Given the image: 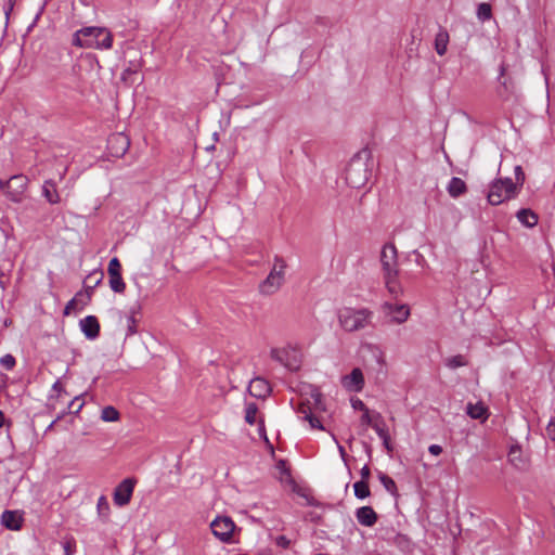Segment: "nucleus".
<instances>
[{"label":"nucleus","instance_id":"obj_1","mask_svg":"<svg viewBox=\"0 0 555 555\" xmlns=\"http://www.w3.org/2000/svg\"><path fill=\"white\" fill-rule=\"evenodd\" d=\"M73 44L80 48L108 50L113 44V35L104 27H83L74 34Z\"/></svg>","mask_w":555,"mask_h":555},{"label":"nucleus","instance_id":"obj_2","mask_svg":"<svg viewBox=\"0 0 555 555\" xmlns=\"http://www.w3.org/2000/svg\"><path fill=\"white\" fill-rule=\"evenodd\" d=\"M373 311L367 308H344L338 312V322L346 332H357L372 324Z\"/></svg>","mask_w":555,"mask_h":555},{"label":"nucleus","instance_id":"obj_3","mask_svg":"<svg viewBox=\"0 0 555 555\" xmlns=\"http://www.w3.org/2000/svg\"><path fill=\"white\" fill-rule=\"evenodd\" d=\"M517 186L511 178H500L490 184L488 192V202L493 205H500L505 201L514 198L517 195Z\"/></svg>","mask_w":555,"mask_h":555},{"label":"nucleus","instance_id":"obj_4","mask_svg":"<svg viewBox=\"0 0 555 555\" xmlns=\"http://www.w3.org/2000/svg\"><path fill=\"white\" fill-rule=\"evenodd\" d=\"M361 155L362 153H359L352 157L346 168V181L351 188L354 189H360L367 182L371 175L367 165L362 159Z\"/></svg>","mask_w":555,"mask_h":555},{"label":"nucleus","instance_id":"obj_5","mask_svg":"<svg viewBox=\"0 0 555 555\" xmlns=\"http://www.w3.org/2000/svg\"><path fill=\"white\" fill-rule=\"evenodd\" d=\"M286 268L285 261L275 257V264L267 279L260 284V292L266 295L275 293L284 281V270Z\"/></svg>","mask_w":555,"mask_h":555},{"label":"nucleus","instance_id":"obj_6","mask_svg":"<svg viewBox=\"0 0 555 555\" xmlns=\"http://www.w3.org/2000/svg\"><path fill=\"white\" fill-rule=\"evenodd\" d=\"M210 528L215 537H217L220 541L231 542L236 526L230 517L219 516L210 524Z\"/></svg>","mask_w":555,"mask_h":555},{"label":"nucleus","instance_id":"obj_7","mask_svg":"<svg viewBox=\"0 0 555 555\" xmlns=\"http://www.w3.org/2000/svg\"><path fill=\"white\" fill-rule=\"evenodd\" d=\"M28 179L24 175L12 176L7 180V196L14 203H20L23 199V195L26 191Z\"/></svg>","mask_w":555,"mask_h":555},{"label":"nucleus","instance_id":"obj_8","mask_svg":"<svg viewBox=\"0 0 555 555\" xmlns=\"http://www.w3.org/2000/svg\"><path fill=\"white\" fill-rule=\"evenodd\" d=\"M380 263L383 275H393L399 273L397 268V248L393 244H385L380 253Z\"/></svg>","mask_w":555,"mask_h":555},{"label":"nucleus","instance_id":"obj_9","mask_svg":"<svg viewBox=\"0 0 555 555\" xmlns=\"http://www.w3.org/2000/svg\"><path fill=\"white\" fill-rule=\"evenodd\" d=\"M134 485L133 478H126L115 488L113 499L117 506H125L130 502Z\"/></svg>","mask_w":555,"mask_h":555},{"label":"nucleus","instance_id":"obj_10","mask_svg":"<svg viewBox=\"0 0 555 555\" xmlns=\"http://www.w3.org/2000/svg\"><path fill=\"white\" fill-rule=\"evenodd\" d=\"M130 146L129 138L124 133L112 134L107 140V149L113 157H122Z\"/></svg>","mask_w":555,"mask_h":555},{"label":"nucleus","instance_id":"obj_11","mask_svg":"<svg viewBox=\"0 0 555 555\" xmlns=\"http://www.w3.org/2000/svg\"><path fill=\"white\" fill-rule=\"evenodd\" d=\"M383 312L391 315L395 323H403L410 315V309L406 305H397L391 302H384L382 306Z\"/></svg>","mask_w":555,"mask_h":555},{"label":"nucleus","instance_id":"obj_12","mask_svg":"<svg viewBox=\"0 0 555 555\" xmlns=\"http://www.w3.org/2000/svg\"><path fill=\"white\" fill-rule=\"evenodd\" d=\"M341 383L349 391H361L364 386L362 371L359 367L353 369L349 375L343 377Z\"/></svg>","mask_w":555,"mask_h":555},{"label":"nucleus","instance_id":"obj_13","mask_svg":"<svg viewBox=\"0 0 555 555\" xmlns=\"http://www.w3.org/2000/svg\"><path fill=\"white\" fill-rule=\"evenodd\" d=\"M248 392L255 398L266 399L271 392V387L264 378L255 377L249 382Z\"/></svg>","mask_w":555,"mask_h":555},{"label":"nucleus","instance_id":"obj_14","mask_svg":"<svg viewBox=\"0 0 555 555\" xmlns=\"http://www.w3.org/2000/svg\"><path fill=\"white\" fill-rule=\"evenodd\" d=\"M80 328L88 339H95L100 335V323L94 315H88L80 320Z\"/></svg>","mask_w":555,"mask_h":555},{"label":"nucleus","instance_id":"obj_15","mask_svg":"<svg viewBox=\"0 0 555 555\" xmlns=\"http://www.w3.org/2000/svg\"><path fill=\"white\" fill-rule=\"evenodd\" d=\"M1 524L9 530L17 531L22 528L23 516L18 511H4L1 515Z\"/></svg>","mask_w":555,"mask_h":555},{"label":"nucleus","instance_id":"obj_16","mask_svg":"<svg viewBox=\"0 0 555 555\" xmlns=\"http://www.w3.org/2000/svg\"><path fill=\"white\" fill-rule=\"evenodd\" d=\"M358 522L365 527H373L377 521V514L371 506H362L356 511Z\"/></svg>","mask_w":555,"mask_h":555},{"label":"nucleus","instance_id":"obj_17","mask_svg":"<svg viewBox=\"0 0 555 555\" xmlns=\"http://www.w3.org/2000/svg\"><path fill=\"white\" fill-rule=\"evenodd\" d=\"M447 191L451 197L456 198L467 192V186L461 178L453 177L447 186Z\"/></svg>","mask_w":555,"mask_h":555},{"label":"nucleus","instance_id":"obj_18","mask_svg":"<svg viewBox=\"0 0 555 555\" xmlns=\"http://www.w3.org/2000/svg\"><path fill=\"white\" fill-rule=\"evenodd\" d=\"M516 217L527 228H533L538 223V215L529 208L518 210Z\"/></svg>","mask_w":555,"mask_h":555},{"label":"nucleus","instance_id":"obj_19","mask_svg":"<svg viewBox=\"0 0 555 555\" xmlns=\"http://www.w3.org/2000/svg\"><path fill=\"white\" fill-rule=\"evenodd\" d=\"M508 461L518 469H525L527 467V461L522 456L520 447L513 446L508 452Z\"/></svg>","mask_w":555,"mask_h":555},{"label":"nucleus","instance_id":"obj_20","mask_svg":"<svg viewBox=\"0 0 555 555\" xmlns=\"http://www.w3.org/2000/svg\"><path fill=\"white\" fill-rule=\"evenodd\" d=\"M449 34L447 29L440 28L435 37V50L440 56L444 55L448 49Z\"/></svg>","mask_w":555,"mask_h":555},{"label":"nucleus","instance_id":"obj_21","mask_svg":"<svg viewBox=\"0 0 555 555\" xmlns=\"http://www.w3.org/2000/svg\"><path fill=\"white\" fill-rule=\"evenodd\" d=\"M466 413L474 420L485 421L488 418V410L482 403H468Z\"/></svg>","mask_w":555,"mask_h":555},{"label":"nucleus","instance_id":"obj_22","mask_svg":"<svg viewBox=\"0 0 555 555\" xmlns=\"http://www.w3.org/2000/svg\"><path fill=\"white\" fill-rule=\"evenodd\" d=\"M42 195L50 204H57L60 202L56 185L52 180H48L44 182L42 186Z\"/></svg>","mask_w":555,"mask_h":555},{"label":"nucleus","instance_id":"obj_23","mask_svg":"<svg viewBox=\"0 0 555 555\" xmlns=\"http://www.w3.org/2000/svg\"><path fill=\"white\" fill-rule=\"evenodd\" d=\"M383 276H384L386 287H387L389 294L393 298H397L399 295L402 294V287L398 281V273H395L393 275H389V276L386 274Z\"/></svg>","mask_w":555,"mask_h":555},{"label":"nucleus","instance_id":"obj_24","mask_svg":"<svg viewBox=\"0 0 555 555\" xmlns=\"http://www.w3.org/2000/svg\"><path fill=\"white\" fill-rule=\"evenodd\" d=\"M271 358L273 360H275L276 362H279L280 364L284 365L285 367L289 369V370H296L297 369L296 365H293L288 361L289 352L286 349L273 348L271 350Z\"/></svg>","mask_w":555,"mask_h":555},{"label":"nucleus","instance_id":"obj_25","mask_svg":"<svg viewBox=\"0 0 555 555\" xmlns=\"http://www.w3.org/2000/svg\"><path fill=\"white\" fill-rule=\"evenodd\" d=\"M372 427L380 439L389 435L386 423L379 413H375V422Z\"/></svg>","mask_w":555,"mask_h":555},{"label":"nucleus","instance_id":"obj_26","mask_svg":"<svg viewBox=\"0 0 555 555\" xmlns=\"http://www.w3.org/2000/svg\"><path fill=\"white\" fill-rule=\"evenodd\" d=\"M476 15H477L478 20L481 22L491 20V17H492L491 5L487 2L479 3L477 7Z\"/></svg>","mask_w":555,"mask_h":555},{"label":"nucleus","instance_id":"obj_27","mask_svg":"<svg viewBox=\"0 0 555 555\" xmlns=\"http://www.w3.org/2000/svg\"><path fill=\"white\" fill-rule=\"evenodd\" d=\"M109 287L113 292L121 294L126 289V284L122 280L121 273L109 276Z\"/></svg>","mask_w":555,"mask_h":555},{"label":"nucleus","instance_id":"obj_28","mask_svg":"<svg viewBox=\"0 0 555 555\" xmlns=\"http://www.w3.org/2000/svg\"><path fill=\"white\" fill-rule=\"evenodd\" d=\"M119 416V412L112 405H107L102 409L101 420L104 422H117Z\"/></svg>","mask_w":555,"mask_h":555},{"label":"nucleus","instance_id":"obj_29","mask_svg":"<svg viewBox=\"0 0 555 555\" xmlns=\"http://www.w3.org/2000/svg\"><path fill=\"white\" fill-rule=\"evenodd\" d=\"M356 498L363 500L370 495V488L367 481L360 480L353 485Z\"/></svg>","mask_w":555,"mask_h":555},{"label":"nucleus","instance_id":"obj_30","mask_svg":"<svg viewBox=\"0 0 555 555\" xmlns=\"http://www.w3.org/2000/svg\"><path fill=\"white\" fill-rule=\"evenodd\" d=\"M258 412V406L254 402L246 403L245 406V422L249 425H254L256 423V414Z\"/></svg>","mask_w":555,"mask_h":555},{"label":"nucleus","instance_id":"obj_31","mask_svg":"<svg viewBox=\"0 0 555 555\" xmlns=\"http://www.w3.org/2000/svg\"><path fill=\"white\" fill-rule=\"evenodd\" d=\"M135 309H131L129 315L127 317V336H132L137 334V322L135 319Z\"/></svg>","mask_w":555,"mask_h":555},{"label":"nucleus","instance_id":"obj_32","mask_svg":"<svg viewBox=\"0 0 555 555\" xmlns=\"http://www.w3.org/2000/svg\"><path fill=\"white\" fill-rule=\"evenodd\" d=\"M379 481L384 486V488L391 494L396 493L397 486L392 478L387 476L386 474L379 473Z\"/></svg>","mask_w":555,"mask_h":555},{"label":"nucleus","instance_id":"obj_33","mask_svg":"<svg viewBox=\"0 0 555 555\" xmlns=\"http://www.w3.org/2000/svg\"><path fill=\"white\" fill-rule=\"evenodd\" d=\"M446 364L448 367L454 370V369L467 365V361L464 356L456 354V356H453V357L447 359Z\"/></svg>","mask_w":555,"mask_h":555},{"label":"nucleus","instance_id":"obj_34","mask_svg":"<svg viewBox=\"0 0 555 555\" xmlns=\"http://www.w3.org/2000/svg\"><path fill=\"white\" fill-rule=\"evenodd\" d=\"M102 276H103V273L101 272V275L100 278L95 281L94 283V287L101 282L102 280ZM93 289V286L89 287V289H87L86 294H82V293H78L76 295L77 297V302H81V305H87L91 298V292Z\"/></svg>","mask_w":555,"mask_h":555},{"label":"nucleus","instance_id":"obj_35","mask_svg":"<svg viewBox=\"0 0 555 555\" xmlns=\"http://www.w3.org/2000/svg\"><path fill=\"white\" fill-rule=\"evenodd\" d=\"M100 516L106 517L109 513V504L104 495L100 496L96 504Z\"/></svg>","mask_w":555,"mask_h":555},{"label":"nucleus","instance_id":"obj_36","mask_svg":"<svg viewBox=\"0 0 555 555\" xmlns=\"http://www.w3.org/2000/svg\"><path fill=\"white\" fill-rule=\"evenodd\" d=\"M85 402L81 400L80 397H75L67 406L68 413L72 414H78L80 410L82 409Z\"/></svg>","mask_w":555,"mask_h":555},{"label":"nucleus","instance_id":"obj_37","mask_svg":"<svg viewBox=\"0 0 555 555\" xmlns=\"http://www.w3.org/2000/svg\"><path fill=\"white\" fill-rule=\"evenodd\" d=\"M107 273L108 276L121 273V264L117 257H114L109 260Z\"/></svg>","mask_w":555,"mask_h":555},{"label":"nucleus","instance_id":"obj_38","mask_svg":"<svg viewBox=\"0 0 555 555\" xmlns=\"http://www.w3.org/2000/svg\"><path fill=\"white\" fill-rule=\"evenodd\" d=\"M0 364L5 370L10 371V370H12L15 366L16 361H15V358L12 354L8 353V354H4L3 357L0 358Z\"/></svg>","mask_w":555,"mask_h":555},{"label":"nucleus","instance_id":"obj_39","mask_svg":"<svg viewBox=\"0 0 555 555\" xmlns=\"http://www.w3.org/2000/svg\"><path fill=\"white\" fill-rule=\"evenodd\" d=\"M514 173H515V182L514 184H516L517 189L519 186H521L525 182V172L522 171V168L521 166H515L514 168Z\"/></svg>","mask_w":555,"mask_h":555},{"label":"nucleus","instance_id":"obj_40","mask_svg":"<svg viewBox=\"0 0 555 555\" xmlns=\"http://www.w3.org/2000/svg\"><path fill=\"white\" fill-rule=\"evenodd\" d=\"M311 398L313 399V405L315 410H324L322 393L318 389H314L311 392Z\"/></svg>","mask_w":555,"mask_h":555},{"label":"nucleus","instance_id":"obj_41","mask_svg":"<svg viewBox=\"0 0 555 555\" xmlns=\"http://www.w3.org/2000/svg\"><path fill=\"white\" fill-rule=\"evenodd\" d=\"M305 420L309 422L311 428L323 429L321 421L312 413L306 414Z\"/></svg>","mask_w":555,"mask_h":555},{"label":"nucleus","instance_id":"obj_42","mask_svg":"<svg viewBox=\"0 0 555 555\" xmlns=\"http://www.w3.org/2000/svg\"><path fill=\"white\" fill-rule=\"evenodd\" d=\"M375 422V414L371 415L369 409L363 411V415L361 416V423L364 425L373 426Z\"/></svg>","mask_w":555,"mask_h":555},{"label":"nucleus","instance_id":"obj_43","mask_svg":"<svg viewBox=\"0 0 555 555\" xmlns=\"http://www.w3.org/2000/svg\"><path fill=\"white\" fill-rule=\"evenodd\" d=\"M546 435L552 441H555V417L550 420L546 426Z\"/></svg>","mask_w":555,"mask_h":555},{"label":"nucleus","instance_id":"obj_44","mask_svg":"<svg viewBox=\"0 0 555 555\" xmlns=\"http://www.w3.org/2000/svg\"><path fill=\"white\" fill-rule=\"evenodd\" d=\"M502 87H503V89H504V90L499 89V90H498V94H499V96H500L501 99H503V100H507V99H508L509 93H512V90H508V87H507V82H506V81H503V82H502Z\"/></svg>","mask_w":555,"mask_h":555},{"label":"nucleus","instance_id":"obj_45","mask_svg":"<svg viewBox=\"0 0 555 555\" xmlns=\"http://www.w3.org/2000/svg\"><path fill=\"white\" fill-rule=\"evenodd\" d=\"M77 297L75 296L73 299H70L67 305L65 306V309H64V314L65 315H68L70 314V312L73 310H75L76 306H77Z\"/></svg>","mask_w":555,"mask_h":555},{"label":"nucleus","instance_id":"obj_46","mask_svg":"<svg viewBox=\"0 0 555 555\" xmlns=\"http://www.w3.org/2000/svg\"><path fill=\"white\" fill-rule=\"evenodd\" d=\"M276 545L283 548H287L291 544V541L285 535H279L275 539Z\"/></svg>","mask_w":555,"mask_h":555},{"label":"nucleus","instance_id":"obj_47","mask_svg":"<svg viewBox=\"0 0 555 555\" xmlns=\"http://www.w3.org/2000/svg\"><path fill=\"white\" fill-rule=\"evenodd\" d=\"M14 3H15V0H8V2L4 4L3 10H4L7 21L9 20L10 13L13 10Z\"/></svg>","mask_w":555,"mask_h":555},{"label":"nucleus","instance_id":"obj_48","mask_svg":"<svg viewBox=\"0 0 555 555\" xmlns=\"http://www.w3.org/2000/svg\"><path fill=\"white\" fill-rule=\"evenodd\" d=\"M360 475L362 478L361 480L367 481L371 476L370 467L367 465H364L360 470Z\"/></svg>","mask_w":555,"mask_h":555},{"label":"nucleus","instance_id":"obj_49","mask_svg":"<svg viewBox=\"0 0 555 555\" xmlns=\"http://www.w3.org/2000/svg\"><path fill=\"white\" fill-rule=\"evenodd\" d=\"M428 451H429L430 454L437 456V455H440L442 453V448L439 444H431V446H429Z\"/></svg>","mask_w":555,"mask_h":555},{"label":"nucleus","instance_id":"obj_50","mask_svg":"<svg viewBox=\"0 0 555 555\" xmlns=\"http://www.w3.org/2000/svg\"><path fill=\"white\" fill-rule=\"evenodd\" d=\"M52 390L56 391L59 393V396H61L63 392L66 393V391L64 390V388L59 379L53 384Z\"/></svg>","mask_w":555,"mask_h":555},{"label":"nucleus","instance_id":"obj_51","mask_svg":"<svg viewBox=\"0 0 555 555\" xmlns=\"http://www.w3.org/2000/svg\"><path fill=\"white\" fill-rule=\"evenodd\" d=\"M352 406H353V409L361 410V411H364L365 409H367L366 405L363 403V401H361L360 399L352 401Z\"/></svg>","mask_w":555,"mask_h":555},{"label":"nucleus","instance_id":"obj_52","mask_svg":"<svg viewBox=\"0 0 555 555\" xmlns=\"http://www.w3.org/2000/svg\"><path fill=\"white\" fill-rule=\"evenodd\" d=\"M383 440V446L385 447V449L390 453L392 452V446H391V442H390V436H386V438H382Z\"/></svg>","mask_w":555,"mask_h":555},{"label":"nucleus","instance_id":"obj_53","mask_svg":"<svg viewBox=\"0 0 555 555\" xmlns=\"http://www.w3.org/2000/svg\"><path fill=\"white\" fill-rule=\"evenodd\" d=\"M299 413L302 414V417L305 418L306 414L312 413L310 405L302 403L299 406Z\"/></svg>","mask_w":555,"mask_h":555},{"label":"nucleus","instance_id":"obj_54","mask_svg":"<svg viewBox=\"0 0 555 555\" xmlns=\"http://www.w3.org/2000/svg\"><path fill=\"white\" fill-rule=\"evenodd\" d=\"M64 552H65V555H73L74 553V546L72 545L70 542H66L64 544Z\"/></svg>","mask_w":555,"mask_h":555},{"label":"nucleus","instance_id":"obj_55","mask_svg":"<svg viewBox=\"0 0 555 555\" xmlns=\"http://www.w3.org/2000/svg\"><path fill=\"white\" fill-rule=\"evenodd\" d=\"M65 414H66V412L64 411L60 415H57V417L49 425L47 430L53 428L54 424H56L59 421H61Z\"/></svg>","mask_w":555,"mask_h":555},{"label":"nucleus","instance_id":"obj_56","mask_svg":"<svg viewBox=\"0 0 555 555\" xmlns=\"http://www.w3.org/2000/svg\"><path fill=\"white\" fill-rule=\"evenodd\" d=\"M338 452H339L341 459L345 460L347 456V453H346L345 448L343 446H340L339 443H338Z\"/></svg>","mask_w":555,"mask_h":555},{"label":"nucleus","instance_id":"obj_57","mask_svg":"<svg viewBox=\"0 0 555 555\" xmlns=\"http://www.w3.org/2000/svg\"><path fill=\"white\" fill-rule=\"evenodd\" d=\"M550 378H551L553 385L555 386V365L552 367V370L550 372Z\"/></svg>","mask_w":555,"mask_h":555},{"label":"nucleus","instance_id":"obj_58","mask_svg":"<svg viewBox=\"0 0 555 555\" xmlns=\"http://www.w3.org/2000/svg\"><path fill=\"white\" fill-rule=\"evenodd\" d=\"M7 180L0 179V190H2L7 194Z\"/></svg>","mask_w":555,"mask_h":555},{"label":"nucleus","instance_id":"obj_59","mask_svg":"<svg viewBox=\"0 0 555 555\" xmlns=\"http://www.w3.org/2000/svg\"><path fill=\"white\" fill-rule=\"evenodd\" d=\"M5 416L2 411H0V428L4 425Z\"/></svg>","mask_w":555,"mask_h":555},{"label":"nucleus","instance_id":"obj_60","mask_svg":"<svg viewBox=\"0 0 555 555\" xmlns=\"http://www.w3.org/2000/svg\"><path fill=\"white\" fill-rule=\"evenodd\" d=\"M505 73V66L502 64L500 67V75L503 76Z\"/></svg>","mask_w":555,"mask_h":555},{"label":"nucleus","instance_id":"obj_61","mask_svg":"<svg viewBox=\"0 0 555 555\" xmlns=\"http://www.w3.org/2000/svg\"><path fill=\"white\" fill-rule=\"evenodd\" d=\"M129 73H131V69H130V68H127V69L122 73V77L125 78V76H126L127 74H129Z\"/></svg>","mask_w":555,"mask_h":555},{"label":"nucleus","instance_id":"obj_62","mask_svg":"<svg viewBox=\"0 0 555 555\" xmlns=\"http://www.w3.org/2000/svg\"><path fill=\"white\" fill-rule=\"evenodd\" d=\"M421 260H422V261H424V258H423V256H421V255H417V261H421Z\"/></svg>","mask_w":555,"mask_h":555}]
</instances>
